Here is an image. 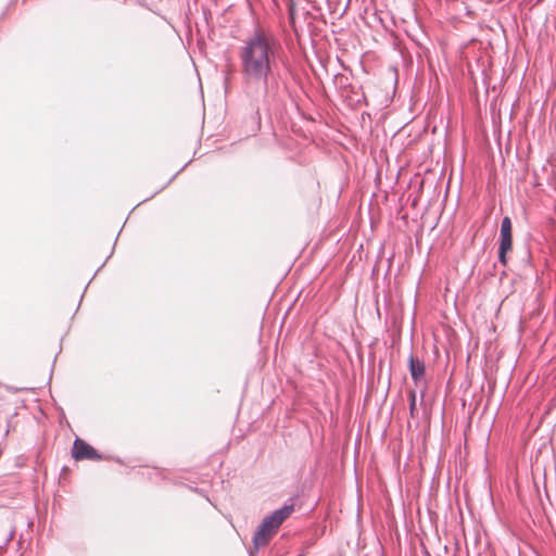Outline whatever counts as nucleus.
I'll return each instance as SVG.
<instances>
[{
    "instance_id": "1",
    "label": "nucleus",
    "mask_w": 556,
    "mask_h": 556,
    "mask_svg": "<svg viewBox=\"0 0 556 556\" xmlns=\"http://www.w3.org/2000/svg\"><path fill=\"white\" fill-rule=\"evenodd\" d=\"M279 50V41L262 29H256L243 41L239 58L244 91L249 97H254L257 92L254 86H261L264 96L269 94V80L274 79V66Z\"/></svg>"
},
{
    "instance_id": "2",
    "label": "nucleus",
    "mask_w": 556,
    "mask_h": 556,
    "mask_svg": "<svg viewBox=\"0 0 556 556\" xmlns=\"http://www.w3.org/2000/svg\"><path fill=\"white\" fill-rule=\"evenodd\" d=\"M294 497H289L280 508L265 516L253 534V545L249 551V555L255 556L261 548L267 546L280 526L294 513Z\"/></svg>"
},
{
    "instance_id": "3",
    "label": "nucleus",
    "mask_w": 556,
    "mask_h": 556,
    "mask_svg": "<svg viewBox=\"0 0 556 556\" xmlns=\"http://www.w3.org/2000/svg\"><path fill=\"white\" fill-rule=\"evenodd\" d=\"M72 457L75 460H101L102 455L98 451L88 444L86 441L76 438L72 448Z\"/></svg>"
},
{
    "instance_id": "4",
    "label": "nucleus",
    "mask_w": 556,
    "mask_h": 556,
    "mask_svg": "<svg viewBox=\"0 0 556 556\" xmlns=\"http://www.w3.org/2000/svg\"><path fill=\"white\" fill-rule=\"evenodd\" d=\"M513 247V235H511V220L509 217H505L501 225V242L498 257L500 261L505 265L507 263L506 254L511 250Z\"/></svg>"
},
{
    "instance_id": "5",
    "label": "nucleus",
    "mask_w": 556,
    "mask_h": 556,
    "mask_svg": "<svg viewBox=\"0 0 556 556\" xmlns=\"http://www.w3.org/2000/svg\"><path fill=\"white\" fill-rule=\"evenodd\" d=\"M408 369L410 372L412 380L415 383H418L425 376V362L419 357H416L413 354H410L408 358Z\"/></svg>"
},
{
    "instance_id": "6",
    "label": "nucleus",
    "mask_w": 556,
    "mask_h": 556,
    "mask_svg": "<svg viewBox=\"0 0 556 556\" xmlns=\"http://www.w3.org/2000/svg\"><path fill=\"white\" fill-rule=\"evenodd\" d=\"M472 244L479 245L484 250L486 248V237L482 228H479L472 235Z\"/></svg>"
},
{
    "instance_id": "7",
    "label": "nucleus",
    "mask_w": 556,
    "mask_h": 556,
    "mask_svg": "<svg viewBox=\"0 0 556 556\" xmlns=\"http://www.w3.org/2000/svg\"><path fill=\"white\" fill-rule=\"evenodd\" d=\"M288 15L291 23L294 22L295 18V3L293 0H290L288 3Z\"/></svg>"
},
{
    "instance_id": "8",
    "label": "nucleus",
    "mask_w": 556,
    "mask_h": 556,
    "mask_svg": "<svg viewBox=\"0 0 556 556\" xmlns=\"http://www.w3.org/2000/svg\"><path fill=\"white\" fill-rule=\"evenodd\" d=\"M482 361L484 362V365L482 366V371H483L484 376H486V370H485V366H486V343L484 344V349H483V352H482Z\"/></svg>"
},
{
    "instance_id": "9",
    "label": "nucleus",
    "mask_w": 556,
    "mask_h": 556,
    "mask_svg": "<svg viewBox=\"0 0 556 556\" xmlns=\"http://www.w3.org/2000/svg\"><path fill=\"white\" fill-rule=\"evenodd\" d=\"M178 175V173H176L175 175H173L169 180L167 181L166 185H164L160 190L155 191L150 198L154 197L156 193H159L161 190H163L167 185H169L175 178L176 176Z\"/></svg>"
},
{
    "instance_id": "10",
    "label": "nucleus",
    "mask_w": 556,
    "mask_h": 556,
    "mask_svg": "<svg viewBox=\"0 0 556 556\" xmlns=\"http://www.w3.org/2000/svg\"><path fill=\"white\" fill-rule=\"evenodd\" d=\"M481 79H482V84L486 85V67L481 68Z\"/></svg>"
},
{
    "instance_id": "11",
    "label": "nucleus",
    "mask_w": 556,
    "mask_h": 556,
    "mask_svg": "<svg viewBox=\"0 0 556 556\" xmlns=\"http://www.w3.org/2000/svg\"><path fill=\"white\" fill-rule=\"evenodd\" d=\"M480 406H481V414L482 415L485 414L486 413V403L480 404Z\"/></svg>"
},
{
    "instance_id": "12",
    "label": "nucleus",
    "mask_w": 556,
    "mask_h": 556,
    "mask_svg": "<svg viewBox=\"0 0 556 556\" xmlns=\"http://www.w3.org/2000/svg\"><path fill=\"white\" fill-rule=\"evenodd\" d=\"M415 407V395H413L412 403H410V409L413 410Z\"/></svg>"
},
{
    "instance_id": "13",
    "label": "nucleus",
    "mask_w": 556,
    "mask_h": 556,
    "mask_svg": "<svg viewBox=\"0 0 556 556\" xmlns=\"http://www.w3.org/2000/svg\"><path fill=\"white\" fill-rule=\"evenodd\" d=\"M283 66L286 67L287 71L290 70V64L288 62H283Z\"/></svg>"
},
{
    "instance_id": "14",
    "label": "nucleus",
    "mask_w": 556,
    "mask_h": 556,
    "mask_svg": "<svg viewBox=\"0 0 556 556\" xmlns=\"http://www.w3.org/2000/svg\"><path fill=\"white\" fill-rule=\"evenodd\" d=\"M187 165H188V163L184 164V166L181 167V169L178 173H180L185 167H187Z\"/></svg>"
}]
</instances>
